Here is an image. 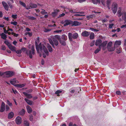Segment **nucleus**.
<instances>
[{
	"label": "nucleus",
	"instance_id": "55",
	"mask_svg": "<svg viewBox=\"0 0 126 126\" xmlns=\"http://www.w3.org/2000/svg\"><path fill=\"white\" fill-rule=\"evenodd\" d=\"M29 19L32 20H34L36 19V18L33 17L29 16Z\"/></svg>",
	"mask_w": 126,
	"mask_h": 126
},
{
	"label": "nucleus",
	"instance_id": "57",
	"mask_svg": "<svg viewBox=\"0 0 126 126\" xmlns=\"http://www.w3.org/2000/svg\"><path fill=\"white\" fill-rule=\"evenodd\" d=\"M120 28H122V29H123V28H125V29L126 28V24H125V25H122V26H121V27H120Z\"/></svg>",
	"mask_w": 126,
	"mask_h": 126
},
{
	"label": "nucleus",
	"instance_id": "46",
	"mask_svg": "<svg viewBox=\"0 0 126 126\" xmlns=\"http://www.w3.org/2000/svg\"><path fill=\"white\" fill-rule=\"evenodd\" d=\"M62 39L65 40H66L67 39V37L66 35H63L62 36Z\"/></svg>",
	"mask_w": 126,
	"mask_h": 126
},
{
	"label": "nucleus",
	"instance_id": "36",
	"mask_svg": "<svg viewBox=\"0 0 126 126\" xmlns=\"http://www.w3.org/2000/svg\"><path fill=\"white\" fill-rule=\"evenodd\" d=\"M100 0H94L93 3L94 4H97V3H100Z\"/></svg>",
	"mask_w": 126,
	"mask_h": 126
},
{
	"label": "nucleus",
	"instance_id": "50",
	"mask_svg": "<svg viewBox=\"0 0 126 126\" xmlns=\"http://www.w3.org/2000/svg\"><path fill=\"white\" fill-rule=\"evenodd\" d=\"M60 43L62 45H63V46H65L66 44L65 42L64 41H61Z\"/></svg>",
	"mask_w": 126,
	"mask_h": 126
},
{
	"label": "nucleus",
	"instance_id": "16",
	"mask_svg": "<svg viewBox=\"0 0 126 126\" xmlns=\"http://www.w3.org/2000/svg\"><path fill=\"white\" fill-rule=\"evenodd\" d=\"M81 24V23L75 21H72V25L75 26L79 25Z\"/></svg>",
	"mask_w": 126,
	"mask_h": 126
},
{
	"label": "nucleus",
	"instance_id": "3",
	"mask_svg": "<svg viewBox=\"0 0 126 126\" xmlns=\"http://www.w3.org/2000/svg\"><path fill=\"white\" fill-rule=\"evenodd\" d=\"M68 37L70 41H73V39H77L79 35L77 33H75L73 34L69 32L68 34Z\"/></svg>",
	"mask_w": 126,
	"mask_h": 126
},
{
	"label": "nucleus",
	"instance_id": "17",
	"mask_svg": "<svg viewBox=\"0 0 126 126\" xmlns=\"http://www.w3.org/2000/svg\"><path fill=\"white\" fill-rule=\"evenodd\" d=\"M60 11V10L58 9H56L54 10V12L52 13V16L53 17L56 16Z\"/></svg>",
	"mask_w": 126,
	"mask_h": 126
},
{
	"label": "nucleus",
	"instance_id": "51",
	"mask_svg": "<svg viewBox=\"0 0 126 126\" xmlns=\"http://www.w3.org/2000/svg\"><path fill=\"white\" fill-rule=\"evenodd\" d=\"M16 52L17 54H21V50H19L17 51H16Z\"/></svg>",
	"mask_w": 126,
	"mask_h": 126
},
{
	"label": "nucleus",
	"instance_id": "38",
	"mask_svg": "<svg viewBox=\"0 0 126 126\" xmlns=\"http://www.w3.org/2000/svg\"><path fill=\"white\" fill-rule=\"evenodd\" d=\"M5 110V106H1L0 112H3Z\"/></svg>",
	"mask_w": 126,
	"mask_h": 126
},
{
	"label": "nucleus",
	"instance_id": "31",
	"mask_svg": "<svg viewBox=\"0 0 126 126\" xmlns=\"http://www.w3.org/2000/svg\"><path fill=\"white\" fill-rule=\"evenodd\" d=\"M47 47L49 52H51L53 51V49L51 46L48 44L47 45Z\"/></svg>",
	"mask_w": 126,
	"mask_h": 126
},
{
	"label": "nucleus",
	"instance_id": "1",
	"mask_svg": "<svg viewBox=\"0 0 126 126\" xmlns=\"http://www.w3.org/2000/svg\"><path fill=\"white\" fill-rule=\"evenodd\" d=\"M35 45L36 49L38 52H39V49L41 51H42L43 49L46 55H48V52L44 45H42L41 43H40L38 45L37 43L35 42Z\"/></svg>",
	"mask_w": 126,
	"mask_h": 126
},
{
	"label": "nucleus",
	"instance_id": "35",
	"mask_svg": "<svg viewBox=\"0 0 126 126\" xmlns=\"http://www.w3.org/2000/svg\"><path fill=\"white\" fill-rule=\"evenodd\" d=\"M64 9V11H66V9H67V8H65ZM67 9L68 10L69 12H70L71 13H73V15L75 14V13L76 12L72 10H71L70 9Z\"/></svg>",
	"mask_w": 126,
	"mask_h": 126
},
{
	"label": "nucleus",
	"instance_id": "4",
	"mask_svg": "<svg viewBox=\"0 0 126 126\" xmlns=\"http://www.w3.org/2000/svg\"><path fill=\"white\" fill-rule=\"evenodd\" d=\"M26 54L29 56L30 58L32 59V54L34 55L35 54L34 46H32L31 47V51L27 50L26 52Z\"/></svg>",
	"mask_w": 126,
	"mask_h": 126
},
{
	"label": "nucleus",
	"instance_id": "29",
	"mask_svg": "<svg viewBox=\"0 0 126 126\" xmlns=\"http://www.w3.org/2000/svg\"><path fill=\"white\" fill-rule=\"evenodd\" d=\"M25 112V110L23 109H22V110L19 112V114L20 115H23L24 114Z\"/></svg>",
	"mask_w": 126,
	"mask_h": 126
},
{
	"label": "nucleus",
	"instance_id": "49",
	"mask_svg": "<svg viewBox=\"0 0 126 126\" xmlns=\"http://www.w3.org/2000/svg\"><path fill=\"white\" fill-rule=\"evenodd\" d=\"M26 34H28L30 37H31L32 35V33L30 32H26Z\"/></svg>",
	"mask_w": 126,
	"mask_h": 126
},
{
	"label": "nucleus",
	"instance_id": "28",
	"mask_svg": "<svg viewBox=\"0 0 126 126\" xmlns=\"http://www.w3.org/2000/svg\"><path fill=\"white\" fill-rule=\"evenodd\" d=\"M1 36V38L4 39H6V38L7 37L6 35L3 33H2L0 35Z\"/></svg>",
	"mask_w": 126,
	"mask_h": 126
},
{
	"label": "nucleus",
	"instance_id": "41",
	"mask_svg": "<svg viewBox=\"0 0 126 126\" xmlns=\"http://www.w3.org/2000/svg\"><path fill=\"white\" fill-rule=\"evenodd\" d=\"M101 2L102 4L104 6H105L106 0H101Z\"/></svg>",
	"mask_w": 126,
	"mask_h": 126
},
{
	"label": "nucleus",
	"instance_id": "2",
	"mask_svg": "<svg viewBox=\"0 0 126 126\" xmlns=\"http://www.w3.org/2000/svg\"><path fill=\"white\" fill-rule=\"evenodd\" d=\"M117 14L119 17L122 16V19L126 23V11L123 10L121 7H119L118 8Z\"/></svg>",
	"mask_w": 126,
	"mask_h": 126
},
{
	"label": "nucleus",
	"instance_id": "45",
	"mask_svg": "<svg viewBox=\"0 0 126 126\" xmlns=\"http://www.w3.org/2000/svg\"><path fill=\"white\" fill-rule=\"evenodd\" d=\"M7 104L9 105V106H12V104L10 103L9 101L8 100H7Z\"/></svg>",
	"mask_w": 126,
	"mask_h": 126
},
{
	"label": "nucleus",
	"instance_id": "26",
	"mask_svg": "<svg viewBox=\"0 0 126 126\" xmlns=\"http://www.w3.org/2000/svg\"><path fill=\"white\" fill-rule=\"evenodd\" d=\"M25 86V84H16L15 85V86L18 88H21Z\"/></svg>",
	"mask_w": 126,
	"mask_h": 126
},
{
	"label": "nucleus",
	"instance_id": "56",
	"mask_svg": "<svg viewBox=\"0 0 126 126\" xmlns=\"http://www.w3.org/2000/svg\"><path fill=\"white\" fill-rule=\"evenodd\" d=\"M95 43V41L94 40L91 43L90 45L92 47L94 46Z\"/></svg>",
	"mask_w": 126,
	"mask_h": 126
},
{
	"label": "nucleus",
	"instance_id": "43",
	"mask_svg": "<svg viewBox=\"0 0 126 126\" xmlns=\"http://www.w3.org/2000/svg\"><path fill=\"white\" fill-rule=\"evenodd\" d=\"M9 47L11 45L10 44L9 42L8 41L5 40L4 42Z\"/></svg>",
	"mask_w": 126,
	"mask_h": 126
},
{
	"label": "nucleus",
	"instance_id": "47",
	"mask_svg": "<svg viewBox=\"0 0 126 126\" xmlns=\"http://www.w3.org/2000/svg\"><path fill=\"white\" fill-rule=\"evenodd\" d=\"M11 24L16 26L17 25V23L16 21L11 22Z\"/></svg>",
	"mask_w": 126,
	"mask_h": 126
},
{
	"label": "nucleus",
	"instance_id": "9",
	"mask_svg": "<svg viewBox=\"0 0 126 126\" xmlns=\"http://www.w3.org/2000/svg\"><path fill=\"white\" fill-rule=\"evenodd\" d=\"M107 41H106L101 43V44L99 46L100 47H102L103 48V50H105L106 48V45L107 44Z\"/></svg>",
	"mask_w": 126,
	"mask_h": 126
},
{
	"label": "nucleus",
	"instance_id": "63",
	"mask_svg": "<svg viewBox=\"0 0 126 126\" xmlns=\"http://www.w3.org/2000/svg\"><path fill=\"white\" fill-rule=\"evenodd\" d=\"M25 7L26 8V9L27 10H29V9L31 8V7L30 5V6H28L27 7H26H26Z\"/></svg>",
	"mask_w": 126,
	"mask_h": 126
},
{
	"label": "nucleus",
	"instance_id": "37",
	"mask_svg": "<svg viewBox=\"0 0 126 126\" xmlns=\"http://www.w3.org/2000/svg\"><path fill=\"white\" fill-rule=\"evenodd\" d=\"M94 38V34L93 32L91 33L90 35V38L92 39H93Z\"/></svg>",
	"mask_w": 126,
	"mask_h": 126
},
{
	"label": "nucleus",
	"instance_id": "10",
	"mask_svg": "<svg viewBox=\"0 0 126 126\" xmlns=\"http://www.w3.org/2000/svg\"><path fill=\"white\" fill-rule=\"evenodd\" d=\"M84 13L83 12H76L75 13V14L73 15V16H85V15L83 14Z\"/></svg>",
	"mask_w": 126,
	"mask_h": 126
},
{
	"label": "nucleus",
	"instance_id": "18",
	"mask_svg": "<svg viewBox=\"0 0 126 126\" xmlns=\"http://www.w3.org/2000/svg\"><path fill=\"white\" fill-rule=\"evenodd\" d=\"M102 42L101 40L100 39L97 40L95 43V45L96 46H99L100 45Z\"/></svg>",
	"mask_w": 126,
	"mask_h": 126
},
{
	"label": "nucleus",
	"instance_id": "48",
	"mask_svg": "<svg viewBox=\"0 0 126 126\" xmlns=\"http://www.w3.org/2000/svg\"><path fill=\"white\" fill-rule=\"evenodd\" d=\"M17 15L16 14V15H12V17L14 19H16L17 18Z\"/></svg>",
	"mask_w": 126,
	"mask_h": 126
},
{
	"label": "nucleus",
	"instance_id": "64",
	"mask_svg": "<svg viewBox=\"0 0 126 126\" xmlns=\"http://www.w3.org/2000/svg\"><path fill=\"white\" fill-rule=\"evenodd\" d=\"M116 94L119 95L121 93L120 91H117L116 92Z\"/></svg>",
	"mask_w": 126,
	"mask_h": 126
},
{
	"label": "nucleus",
	"instance_id": "7",
	"mask_svg": "<svg viewBox=\"0 0 126 126\" xmlns=\"http://www.w3.org/2000/svg\"><path fill=\"white\" fill-rule=\"evenodd\" d=\"M117 8L118 5L116 3H113L111 6V10L113 13L114 14L116 13L117 11Z\"/></svg>",
	"mask_w": 126,
	"mask_h": 126
},
{
	"label": "nucleus",
	"instance_id": "27",
	"mask_svg": "<svg viewBox=\"0 0 126 126\" xmlns=\"http://www.w3.org/2000/svg\"><path fill=\"white\" fill-rule=\"evenodd\" d=\"M111 0H107L106 1V4L107 6L109 9L110 8V3Z\"/></svg>",
	"mask_w": 126,
	"mask_h": 126
},
{
	"label": "nucleus",
	"instance_id": "21",
	"mask_svg": "<svg viewBox=\"0 0 126 126\" xmlns=\"http://www.w3.org/2000/svg\"><path fill=\"white\" fill-rule=\"evenodd\" d=\"M86 18L88 20H90L94 17L95 16L94 14L87 15L86 16Z\"/></svg>",
	"mask_w": 126,
	"mask_h": 126
},
{
	"label": "nucleus",
	"instance_id": "11",
	"mask_svg": "<svg viewBox=\"0 0 126 126\" xmlns=\"http://www.w3.org/2000/svg\"><path fill=\"white\" fill-rule=\"evenodd\" d=\"M10 82L11 84L15 86V84L19 83L18 81L16 80L15 78L13 79H11L10 80Z\"/></svg>",
	"mask_w": 126,
	"mask_h": 126
},
{
	"label": "nucleus",
	"instance_id": "8",
	"mask_svg": "<svg viewBox=\"0 0 126 126\" xmlns=\"http://www.w3.org/2000/svg\"><path fill=\"white\" fill-rule=\"evenodd\" d=\"M112 42L111 41L109 42L107 44V47L109 51H112L114 50L115 48L112 47Z\"/></svg>",
	"mask_w": 126,
	"mask_h": 126
},
{
	"label": "nucleus",
	"instance_id": "58",
	"mask_svg": "<svg viewBox=\"0 0 126 126\" xmlns=\"http://www.w3.org/2000/svg\"><path fill=\"white\" fill-rule=\"evenodd\" d=\"M114 25V24L113 23L109 24V28L110 29L112 28L113 26Z\"/></svg>",
	"mask_w": 126,
	"mask_h": 126
},
{
	"label": "nucleus",
	"instance_id": "25",
	"mask_svg": "<svg viewBox=\"0 0 126 126\" xmlns=\"http://www.w3.org/2000/svg\"><path fill=\"white\" fill-rule=\"evenodd\" d=\"M24 126H29V123L28 121L25 120L24 122Z\"/></svg>",
	"mask_w": 126,
	"mask_h": 126
},
{
	"label": "nucleus",
	"instance_id": "40",
	"mask_svg": "<svg viewBox=\"0 0 126 126\" xmlns=\"http://www.w3.org/2000/svg\"><path fill=\"white\" fill-rule=\"evenodd\" d=\"M90 29L94 32H98L99 31L98 30L94 29L92 28H90Z\"/></svg>",
	"mask_w": 126,
	"mask_h": 126
},
{
	"label": "nucleus",
	"instance_id": "12",
	"mask_svg": "<svg viewBox=\"0 0 126 126\" xmlns=\"http://www.w3.org/2000/svg\"><path fill=\"white\" fill-rule=\"evenodd\" d=\"M16 122L17 125H20L21 123V117L18 116L16 119Z\"/></svg>",
	"mask_w": 126,
	"mask_h": 126
},
{
	"label": "nucleus",
	"instance_id": "24",
	"mask_svg": "<svg viewBox=\"0 0 126 126\" xmlns=\"http://www.w3.org/2000/svg\"><path fill=\"white\" fill-rule=\"evenodd\" d=\"M27 109L28 112L30 113H31L32 111V110L31 107L29 106H27Z\"/></svg>",
	"mask_w": 126,
	"mask_h": 126
},
{
	"label": "nucleus",
	"instance_id": "6",
	"mask_svg": "<svg viewBox=\"0 0 126 126\" xmlns=\"http://www.w3.org/2000/svg\"><path fill=\"white\" fill-rule=\"evenodd\" d=\"M3 75H6L7 78H9L12 77L14 74V72L12 71H8L3 73Z\"/></svg>",
	"mask_w": 126,
	"mask_h": 126
},
{
	"label": "nucleus",
	"instance_id": "13",
	"mask_svg": "<svg viewBox=\"0 0 126 126\" xmlns=\"http://www.w3.org/2000/svg\"><path fill=\"white\" fill-rule=\"evenodd\" d=\"M64 23H65L64 24H63V26H65L71 24L72 25V21L69 20H64Z\"/></svg>",
	"mask_w": 126,
	"mask_h": 126
},
{
	"label": "nucleus",
	"instance_id": "30",
	"mask_svg": "<svg viewBox=\"0 0 126 126\" xmlns=\"http://www.w3.org/2000/svg\"><path fill=\"white\" fill-rule=\"evenodd\" d=\"M62 91L61 90H58L56 91L55 93V94H56L57 96H59L60 95V94L61 93Z\"/></svg>",
	"mask_w": 126,
	"mask_h": 126
},
{
	"label": "nucleus",
	"instance_id": "42",
	"mask_svg": "<svg viewBox=\"0 0 126 126\" xmlns=\"http://www.w3.org/2000/svg\"><path fill=\"white\" fill-rule=\"evenodd\" d=\"M9 47V48L12 50H14L15 48V47L12 46L11 45Z\"/></svg>",
	"mask_w": 126,
	"mask_h": 126
},
{
	"label": "nucleus",
	"instance_id": "53",
	"mask_svg": "<svg viewBox=\"0 0 126 126\" xmlns=\"http://www.w3.org/2000/svg\"><path fill=\"white\" fill-rule=\"evenodd\" d=\"M12 34L14 36L17 37L18 36V34H16L13 32H12Z\"/></svg>",
	"mask_w": 126,
	"mask_h": 126
},
{
	"label": "nucleus",
	"instance_id": "23",
	"mask_svg": "<svg viewBox=\"0 0 126 126\" xmlns=\"http://www.w3.org/2000/svg\"><path fill=\"white\" fill-rule=\"evenodd\" d=\"M14 116V113L13 112H11L8 114V118L10 119L12 118Z\"/></svg>",
	"mask_w": 126,
	"mask_h": 126
},
{
	"label": "nucleus",
	"instance_id": "14",
	"mask_svg": "<svg viewBox=\"0 0 126 126\" xmlns=\"http://www.w3.org/2000/svg\"><path fill=\"white\" fill-rule=\"evenodd\" d=\"M23 93L26 96L28 99H30L32 98V96L31 94H28L26 92H23Z\"/></svg>",
	"mask_w": 126,
	"mask_h": 126
},
{
	"label": "nucleus",
	"instance_id": "20",
	"mask_svg": "<svg viewBox=\"0 0 126 126\" xmlns=\"http://www.w3.org/2000/svg\"><path fill=\"white\" fill-rule=\"evenodd\" d=\"M24 100L27 103L30 105H32L33 103V102L32 101L28 99L27 98H25Z\"/></svg>",
	"mask_w": 126,
	"mask_h": 126
},
{
	"label": "nucleus",
	"instance_id": "44",
	"mask_svg": "<svg viewBox=\"0 0 126 126\" xmlns=\"http://www.w3.org/2000/svg\"><path fill=\"white\" fill-rule=\"evenodd\" d=\"M41 13L42 15H45L47 13L46 12L45 10H42L41 11Z\"/></svg>",
	"mask_w": 126,
	"mask_h": 126
},
{
	"label": "nucleus",
	"instance_id": "33",
	"mask_svg": "<svg viewBox=\"0 0 126 126\" xmlns=\"http://www.w3.org/2000/svg\"><path fill=\"white\" fill-rule=\"evenodd\" d=\"M30 5L31 8H36L37 6L36 4L32 3L30 4Z\"/></svg>",
	"mask_w": 126,
	"mask_h": 126
},
{
	"label": "nucleus",
	"instance_id": "39",
	"mask_svg": "<svg viewBox=\"0 0 126 126\" xmlns=\"http://www.w3.org/2000/svg\"><path fill=\"white\" fill-rule=\"evenodd\" d=\"M19 3L22 6H23L24 7H26V4L24 3L20 0L19 1Z\"/></svg>",
	"mask_w": 126,
	"mask_h": 126
},
{
	"label": "nucleus",
	"instance_id": "52",
	"mask_svg": "<svg viewBox=\"0 0 126 126\" xmlns=\"http://www.w3.org/2000/svg\"><path fill=\"white\" fill-rule=\"evenodd\" d=\"M65 15V14L63 13H62V14H60L59 16L58 17V18L61 17H63Z\"/></svg>",
	"mask_w": 126,
	"mask_h": 126
},
{
	"label": "nucleus",
	"instance_id": "5",
	"mask_svg": "<svg viewBox=\"0 0 126 126\" xmlns=\"http://www.w3.org/2000/svg\"><path fill=\"white\" fill-rule=\"evenodd\" d=\"M52 39L55 46H58L59 44L58 40H59L60 39V36L58 35H55L53 36Z\"/></svg>",
	"mask_w": 126,
	"mask_h": 126
},
{
	"label": "nucleus",
	"instance_id": "59",
	"mask_svg": "<svg viewBox=\"0 0 126 126\" xmlns=\"http://www.w3.org/2000/svg\"><path fill=\"white\" fill-rule=\"evenodd\" d=\"M69 126H77L75 124H74L73 125V124L72 123V122H70L69 124Z\"/></svg>",
	"mask_w": 126,
	"mask_h": 126
},
{
	"label": "nucleus",
	"instance_id": "54",
	"mask_svg": "<svg viewBox=\"0 0 126 126\" xmlns=\"http://www.w3.org/2000/svg\"><path fill=\"white\" fill-rule=\"evenodd\" d=\"M70 92L71 93H74L75 90L73 88H71L70 90Z\"/></svg>",
	"mask_w": 126,
	"mask_h": 126
},
{
	"label": "nucleus",
	"instance_id": "62",
	"mask_svg": "<svg viewBox=\"0 0 126 126\" xmlns=\"http://www.w3.org/2000/svg\"><path fill=\"white\" fill-rule=\"evenodd\" d=\"M3 31L4 32L5 34H7L8 33V32L7 30V31L6 29H5V28H4Z\"/></svg>",
	"mask_w": 126,
	"mask_h": 126
},
{
	"label": "nucleus",
	"instance_id": "15",
	"mask_svg": "<svg viewBox=\"0 0 126 126\" xmlns=\"http://www.w3.org/2000/svg\"><path fill=\"white\" fill-rule=\"evenodd\" d=\"M89 34L90 33L86 31L83 32L81 34L84 37H87Z\"/></svg>",
	"mask_w": 126,
	"mask_h": 126
},
{
	"label": "nucleus",
	"instance_id": "34",
	"mask_svg": "<svg viewBox=\"0 0 126 126\" xmlns=\"http://www.w3.org/2000/svg\"><path fill=\"white\" fill-rule=\"evenodd\" d=\"M101 48L100 47H99L98 48H97L94 51V53L95 54H97L101 50Z\"/></svg>",
	"mask_w": 126,
	"mask_h": 126
},
{
	"label": "nucleus",
	"instance_id": "32",
	"mask_svg": "<svg viewBox=\"0 0 126 126\" xmlns=\"http://www.w3.org/2000/svg\"><path fill=\"white\" fill-rule=\"evenodd\" d=\"M48 40L50 44L52 45V47L54 48H55L54 44L52 40L50 39H49Z\"/></svg>",
	"mask_w": 126,
	"mask_h": 126
},
{
	"label": "nucleus",
	"instance_id": "22",
	"mask_svg": "<svg viewBox=\"0 0 126 126\" xmlns=\"http://www.w3.org/2000/svg\"><path fill=\"white\" fill-rule=\"evenodd\" d=\"M2 3L5 9L6 10H8V6L7 4L4 1L2 2Z\"/></svg>",
	"mask_w": 126,
	"mask_h": 126
},
{
	"label": "nucleus",
	"instance_id": "60",
	"mask_svg": "<svg viewBox=\"0 0 126 126\" xmlns=\"http://www.w3.org/2000/svg\"><path fill=\"white\" fill-rule=\"evenodd\" d=\"M9 109V107L7 105L6 106V111H8Z\"/></svg>",
	"mask_w": 126,
	"mask_h": 126
},
{
	"label": "nucleus",
	"instance_id": "61",
	"mask_svg": "<svg viewBox=\"0 0 126 126\" xmlns=\"http://www.w3.org/2000/svg\"><path fill=\"white\" fill-rule=\"evenodd\" d=\"M30 120V121H32L33 119V116L32 115H30L29 118Z\"/></svg>",
	"mask_w": 126,
	"mask_h": 126
},
{
	"label": "nucleus",
	"instance_id": "19",
	"mask_svg": "<svg viewBox=\"0 0 126 126\" xmlns=\"http://www.w3.org/2000/svg\"><path fill=\"white\" fill-rule=\"evenodd\" d=\"M121 42L120 41H115L114 45V47L115 48L117 47V46L120 45L121 44Z\"/></svg>",
	"mask_w": 126,
	"mask_h": 126
}]
</instances>
